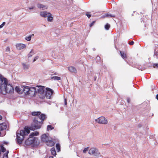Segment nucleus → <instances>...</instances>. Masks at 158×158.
Instances as JSON below:
<instances>
[{
	"mask_svg": "<svg viewBox=\"0 0 158 158\" xmlns=\"http://www.w3.org/2000/svg\"><path fill=\"white\" fill-rule=\"evenodd\" d=\"M45 87L40 86L38 89V93L40 98L42 99L46 98L47 99L51 98L53 93V90L49 88H46V91L45 92Z\"/></svg>",
	"mask_w": 158,
	"mask_h": 158,
	"instance_id": "1",
	"label": "nucleus"
},
{
	"mask_svg": "<svg viewBox=\"0 0 158 158\" xmlns=\"http://www.w3.org/2000/svg\"><path fill=\"white\" fill-rule=\"evenodd\" d=\"M45 118L46 116L43 114H41L39 117L35 118L30 128V129L34 131L40 128L43 123V121L45 120Z\"/></svg>",
	"mask_w": 158,
	"mask_h": 158,
	"instance_id": "2",
	"label": "nucleus"
},
{
	"mask_svg": "<svg viewBox=\"0 0 158 158\" xmlns=\"http://www.w3.org/2000/svg\"><path fill=\"white\" fill-rule=\"evenodd\" d=\"M30 132L29 129L27 128H25L24 130H21L19 133H17V141L19 144H21L24 139L25 135H28Z\"/></svg>",
	"mask_w": 158,
	"mask_h": 158,
	"instance_id": "3",
	"label": "nucleus"
},
{
	"mask_svg": "<svg viewBox=\"0 0 158 158\" xmlns=\"http://www.w3.org/2000/svg\"><path fill=\"white\" fill-rule=\"evenodd\" d=\"M1 92L3 94H5L6 93L12 94L14 92V88L11 85L7 84Z\"/></svg>",
	"mask_w": 158,
	"mask_h": 158,
	"instance_id": "4",
	"label": "nucleus"
},
{
	"mask_svg": "<svg viewBox=\"0 0 158 158\" xmlns=\"http://www.w3.org/2000/svg\"><path fill=\"white\" fill-rule=\"evenodd\" d=\"M8 83L7 79L6 78L3 77L0 74V90L1 91L7 85Z\"/></svg>",
	"mask_w": 158,
	"mask_h": 158,
	"instance_id": "5",
	"label": "nucleus"
},
{
	"mask_svg": "<svg viewBox=\"0 0 158 158\" xmlns=\"http://www.w3.org/2000/svg\"><path fill=\"white\" fill-rule=\"evenodd\" d=\"M89 153L90 155H93L95 156H98L100 154L98 149L95 148H90L89 150Z\"/></svg>",
	"mask_w": 158,
	"mask_h": 158,
	"instance_id": "6",
	"label": "nucleus"
},
{
	"mask_svg": "<svg viewBox=\"0 0 158 158\" xmlns=\"http://www.w3.org/2000/svg\"><path fill=\"white\" fill-rule=\"evenodd\" d=\"M96 121L99 123L104 124H107L108 122L107 119L103 116H101L98 118L96 120Z\"/></svg>",
	"mask_w": 158,
	"mask_h": 158,
	"instance_id": "7",
	"label": "nucleus"
},
{
	"mask_svg": "<svg viewBox=\"0 0 158 158\" xmlns=\"http://www.w3.org/2000/svg\"><path fill=\"white\" fill-rule=\"evenodd\" d=\"M37 93V92L35 88L34 87H30L27 95H30L31 97H33Z\"/></svg>",
	"mask_w": 158,
	"mask_h": 158,
	"instance_id": "8",
	"label": "nucleus"
},
{
	"mask_svg": "<svg viewBox=\"0 0 158 158\" xmlns=\"http://www.w3.org/2000/svg\"><path fill=\"white\" fill-rule=\"evenodd\" d=\"M35 140V137H30L25 141V143L27 145H30L33 143Z\"/></svg>",
	"mask_w": 158,
	"mask_h": 158,
	"instance_id": "9",
	"label": "nucleus"
},
{
	"mask_svg": "<svg viewBox=\"0 0 158 158\" xmlns=\"http://www.w3.org/2000/svg\"><path fill=\"white\" fill-rule=\"evenodd\" d=\"M42 141L44 143H46L48 139L49 138L48 135L46 134L43 135L41 137Z\"/></svg>",
	"mask_w": 158,
	"mask_h": 158,
	"instance_id": "10",
	"label": "nucleus"
},
{
	"mask_svg": "<svg viewBox=\"0 0 158 158\" xmlns=\"http://www.w3.org/2000/svg\"><path fill=\"white\" fill-rule=\"evenodd\" d=\"M16 46L17 49L19 50L22 49L26 47L25 44L21 43L16 44Z\"/></svg>",
	"mask_w": 158,
	"mask_h": 158,
	"instance_id": "11",
	"label": "nucleus"
},
{
	"mask_svg": "<svg viewBox=\"0 0 158 158\" xmlns=\"http://www.w3.org/2000/svg\"><path fill=\"white\" fill-rule=\"evenodd\" d=\"M7 128V126L6 123H3L0 124V136L1 135V131L6 129Z\"/></svg>",
	"mask_w": 158,
	"mask_h": 158,
	"instance_id": "12",
	"label": "nucleus"
},
{
	"mask_svg": "<svg viewBox=\"0 0 158 158\" xmlns=\"http://www.w3.org/2000/svg\"><path fill=\"white\" fill-rule=\"evenodd\" d=\"M68 70L71 73H77V70L76 68L73 66H71L68 67Z\"/></svg>",
	"mask_w": 158,
	"mask_h": 158,
	"instance_id": "13",
	"label": "nucleus"
},
{
	"mask_svg": "<svg viewBox=\"0 0 158 158\" xmlns=\"http://www.w3.org/2000/svg\"><path fill=\"white\" fill-rule=\"evenodd\" d=\"M45 143L47 145L50 147H52L54 145V142L50 139H49Z\"/></svg>",
	"mask_w": 158,
	"mask_h": 158,
	"instance_id": "14",
	"label": "nucleus"
},
{
	"mask_svg": "<svg viewBox=\"0 0 158 158\" xmlns=\"http://www.w3.org/2000/svg\"><path fill=\"white\" fill-rule=\"evenodd\" d=\"M41 16L44 17H47L48 16L52 15L50 13H48L47 12L43 11L40 13Z\"/></svg>",
	"mask_w": 158,
	"mask_h": 158,
	"instance_id": "15",
	"label": "nucleus"
},
{
	"mask_svg": "<svg viewBox=\"0 0 158 158\" xmlns=\"http://www.w3.org/2000/svg\"><path fill=\"white\" fill-rule=\"evenodd\" d=\"M30 88V87L28 86H25L23 88V91L25 93V95H27V94H28Z\"/></svg>",
	"mask_w": 158,
	"mask_h": 158,
	"instance_id": "16",
	"label": "nucleus"
},
{
	"mask_svg": "<svg viewBox=\"0 0 158 158\" xmlns=\"http://www.w3.org/2000/svg\"><path fill=\"white\" fill-rule=\"evenodd\" d=\"M1 147V149H0V157L2 155V153H4V152L6 151V149L2 145L0 146Z\"/></svg>",
	"mask_w": 158,
	"mask_h": 158,
	"instance_id": "17",
	"label": "nucleus"
},
{
	"mask_svg": "<svg viewBox=\"0 0 158 158\" xmlns=\"http://www.w3.org/2000/svg\"><path fill=\"white\" fill-rule=\"evenodd\" d=\"M120 53L122 58L124 59L127 58V56L126 53L120 51Z\"/></svg>",
	"mask_w": 158,
	"mask_h": 158,
	"instance_id": "18",
	"label": "nucleus"
},
{
	"mask_svg": "<svg viewBox=\"0 0 158 158\" xmlns=\"http://www.w3.org/2000/svg\"><path fill=\"white\" fill-rule=\"evenodd\" d=\"M41 113L40 111L33 112L31 113V114L33 116H39L40 114Z\"/></svg>",
	"mask_w": 158,
	"mask_h": 158,
	"instance_id": "19",
	"label": "nucleus"
},
{
	"mask_svg": "<svg viewBox=\"0 0 158 158\" xmlns=\"http://www.w3.org/2000/svg\"><path fill=\"white\" fill-rule=\"evenodd\" d=\"M23 68L24 69H28L29 68V65L28 64H27L25 63H22Z\"/></svg>",
	"mask_w": 158,
	"mask_h": 158,
	"instance_id": "20",
	"label": "nucleus"
},
{
	"mask_svg": "<svg viewBox=\"0 0 158 158\" xmlns=\"http://www.w3.org/2000/svg\"><path fill=\"white\" fill-rule=\"evenodd\" d=\"M51 154L52 155L55 156L56 155V152L54 148H52L51 149Z\"/></svg>",
	"mask_w": 158,
	"mask_h": 158,
	"instance_id": "21",
	"label": "nucleus"
},
{
	"mask_svg": "<svg viewBox=\"0 0 158 158\" xmlns=\"http://www.w3.org/2000/svg\"><path fill=\"white\" fill-rule=\"evenodd\" d=\"M104 17H107V18L115 17V15H112L111 14H105L104 15Z\"/></svg>",
	"mask_w": 158,
	"mask_h": 158,
	"instance_id": "22",
	"label": "nucleus"
},
{
	"mask_svg": "<svg viewBox=\"0 0 158 158\" xmlns=\"http://www.w3.org/2000/svg\"><path fill=\"white\" fill-rule=\"evenodd\" d=\"M56 148L57 152H59L60 150V145L59 143H57L56 145Z\"/></svg>",
	"mask_w": 158,
	"mask_h": 158,
	"instance_id": "23",
	"label": "nucleus"
},
{
	"mask_svg": "<svg viewBox=\"0 0 158 158\" xmlns=\"http://www.w3.org/2000/svg\"><path fill=\"white\" fill-rule=\"evenodd\" d=\"M37 7L39 8H42L43 9H45V6L41 4H38L37 5Z\"/></svg>",
	"mask_w": 158,
	"mask_h": 158,
	"instance_id": "24",
	"label": "nucleus"
},
{
	"mask_svg": "<svg viewBox=\"0 0 158 158\" xmlns=\"http://www.w3.org/2000/svg\"><path fill=\"white\" fill-rule=\"evenodd\" d=\"M51 79H53L54 80H59L61 79L60 77L57 76H54L51 77Z\"/></svg>",
	"mask_w": 158,
	"mask_h": 158,
	"instance_id": "25",
	"label": "nucleus"
},
{
	"mask_svg": "<svg viewBox=\"0 0 158 158\" xmlns=\"http://www.w3.org/2000/svg\"><path fill=\"white\" fill-rule=\"evenodd\" d=\"M9 152L8 151H7L6 152H5L4 154H3V158H8V153H9Z\"/></svg>",
	"mask_w": 158,
	"mask_h": 158,
	"instance_id": "26",
	"label": "nucleus"
},
{
	"mask_svg": "<svg viewBox=\"0 0 158 158\" xmlns=\"http://www.w3.org/2000/svg\"><path fill=\"white\" fill-rule=\"evenodd\" d=\"M48 21L51 22L53 19V17L51 15L48 16Z\"/></svg>",
	"mask_w": 158,
	"mask_h": 158,
	"instance_id": "27",
	"label": "nucleus"
},
{
	"mask_svg": "<svg viewBox=\"0 0 158 158\" xmlns=\"http://www.w3.org/2000/svg\"><path fill=\"white\" fill-rule=\"evenodd\" d=\"M110 27V24H109L108 23H107L105 26V28L106 30H108L109 29Z\"/></svg>",
	"mask_w": 158,
	"mask_h": 158,
	"instance_id": "28",
	"label": "nucleus"
},
{
	"mask_svg": "<svg viewBox=\"0 0 158 158\" xmlns=\"http://www.w3.org/2000/svg\"><path fill=\"white\" fill-rule=\"evenodd\" d=\"M53 129V127L51 125H48L47 126V129L48 130H52Z\"/></svg>",
	"mask_w": 158,
	"mask_h": 158,
	"instance_id": "29",
	"label": "nucleus"
},
{
	"mask_svg": "<svg viewBox=\"0 0 158 158\" xmlns=\"http://www.w3.org/2000/svg\"><path fill=\"white\" fill-rule=\"evenodd\" d=\"M31 35H30L28 37H26L25 38V39L27 41H30L31 39Z\"/></svg>",
	"mask_w": 158,
	"mask_h": 158,
	"instance_id": "30",
	"label": "nucleus"
},
{
	"mask_svg": "<svg viewBox=\"0 0 158 158\" xmlns=\"http://www.w3.org/2000/svg\"><path fill=\"white\" fill-rule=\"evenodd\" d=\"M89 148V147H87L86 148H85L83 150V153H85L86 152H87L88 151Z\"/></svg>",
	"mask_w": 158,
	"mask_h": 158,
	"instance_id": "31",
	"label": "nucleus"
},
{
	"mask_svg": "<svg viewBox=\"0 0 158 158\" xmlns=\"http://www.w3.org/2000/svg\"><path fill=\"white\" fill-rule=\"evenodd\" d=\"M32 49L31 50L30 52L29 53V54L28 55V57H30L32 56L33 55V53H32Z\"/></svg>",
	"mask_w": 158,
	"mask_h": 158,
	"instance_id": "32",
	"label": "nucleus"
},
{
	"mask_svg": "<svg viewBox=\"0 0 158 158\" xmlns=\"http://www.w3.org/2000/svg\"><path fill=\"white\" fill-rule=\"evenodd\" d=\"M153 67L154 68H155L156 67L158 68V64H153Z\"/></svg>",
	"mask_w": 158,
	"mask_h": 158,
	"instance_id": "33",
	"label": "nucleus"
},
{
	"mask_svg": "<svg viewBox=\"0 0 158 158\" xmlns=\"http://www.w3.org/2000/svg\"><path fill=\"white\" fill-rule=\"evenodd\" d=\"M34 132L31 133L30 135V137H33V136H35Z\"/></svg>",
	"mask_w": 158,
	"mask_h": 158,
	"instance_id": "34",
	"label": "nucleus"
},
{
	"mask_svg": "<svg viewBox=\"0 0 158 158\" xmlns=\"http://www.w3.org/2000/svg\"><path fill=\"white\" fill-rule=\"evenodd\" d=\"M5 22H3L0 25V28H2L5 24Z\"/></svg>",
	"mask_w": 158,
	"mask_h": 158,
	"instance_id": "35",
	"label": "nucleus"
},
{
	"mask_svg": "<svg viewBox=\"0 0 158 158\" xmlns=\"http://www.w3.org/2000/svg\"><path fill=\"white\" fill-rule=\"evenodd\" d=\"M39 58V56H35L33 60V62L35 61H36V60H37L38 58Z\"/></svg>",
	"mask_w": 158,
	"mask_h": 158,
	"instance_id": "36",
	"label": "nucleus"
},
{
	"mask_svg": "<svg viewBox=\"0 0 158 158\" xmlns=\"http://www.w3.org/2000/svg\"><path fill=\"white\" fill-rule=\"evenodd\" d=\"M134 42L133 41H131V42H129V44L131 45H132L134 44Z\"/></svg>",
	"mask_w": 158,
	"mask_h": 158,
	"instance_id": "37",
	"label": "nucleus"
},
{
	"mask_svg": "<svg viewBox=\"0 0 158 158\" xmlns=\"http://www.w3.org/2000/svg\"><path fill=\"white\" fill-rule=\"evenodd\" d=\"M95 22V21H93L91 23H90V25H89L90 27H92L93 26V24Z\"/></svg>",
	"mask_w": 158,
	"mask_h": 158,
	"instance_id": "38",
	"label": "nucleus"
},
{
	"mask_svg": "<svg viewBox=\"0 0 158 158\" xmlns=\"http://www.w3.org/2000/svg\"><path fill=\"white\" fill-rule=\"evenodd\" d=\"M34 134L35 136H36V135H38L39 132L37 131H35V132H34Z\"/></svg>",
	"mask_w": 158,
	"mask_h": 158,
	"instance_id": "39",
	"label": "nucleus"
},
{
	"mask_svg": "<svg viewBox=\"0 0 158 158\" xmlns=\"http://www.w3.org/2000/svg\"><path fill=\"white\" fill-rule=\"evenodd\" d=\"M85 15L87 16L89 18L91 17V15L90 14L86 13Z\"/></svg>",
	"mask_w": 158,
	"mask_h": 158,
	"instance_id": "40",
	"label": "nucleus"
},
{
	"mask_svg": "<svg viewBox=\"0 0 158 158\" xmlns=\"http://www.w3.org/2000/svg\"><path fill=\"white\" fill-rule=\"evenodd\" d=\"M10 51V48L7 47L6 48V51L7 52H9Z\"/></svg>",
	"mask_w": 158,
	"mask_h": 158,
	"instance_id": "41",
	"label": "nucleus"
},
{
	"mask_svg": "<svg viewBox=\"0 0 158 158\" xmlns=\"http://www.w3.org/2000/svg\"><path fill=\"white\" fill-rule=\"evenodd\" d=\"M64 105H67V99L66 98L64 99Z\"/></svg>",
	"mask_w": 158,
	"mask_h": 158,
	"instance_id": "42",
	"label": "nucleus"
},
{
	"mask_svg": "<svg viewBox=\"0 0 158 158\" xmlns=\"http://www.w3.org/2000/svg\"><path fill=\"white\" fill-rule=\"evenodd\" d=\"M2 143L3 144L6 145H7L8 144V142L6 141H3Z\"/></svg>",
	"mask_w": 158,
	"mask_h": 158,
	"instance_id": "43",
	"label": "nucleus"
},
{
	"mask_svg": "<svg viewBox=\"0 0 158 158\" xmlns=\"http://www.w3.org/2000/svg\"><path fill=\"white\" fill-rule=\"evenodd\" d=\"M16 90H17V91L19 92V89L18 87H16L15 88Z\"/></svg>",
	"mask_w": 158,
	"mask_h": 158,
	"instance_id": "44",
	"label": "nucleus"
},
{
	"mask_svg": "<svg viewBox=\"0 0 158 158\" xmlns=\"http://www.w3.org/2000/svg\"><path fill=\"white\" fill-rule=\"evenodd\" d=\"M156 99L158 100V94L156 95Z\"/></svg>",
	"mask_w": 158,
	"mask_h": 158,
	"instance_id": "45",
	"label": "nucleus"
},
{
	"mask_svg": "<svg viewBox=\"0 0 158 158\" xmlns=\"http://www.w3.org/2000/svg\"><path fill=\"white\" fill-rule=\"evenodd\" d=\"M2 118V117L1 115H0V120H1Z\"/></svg>",
	"mask_w": 158,
	"mask_h": 158,
	"instance_id": "46",
	"label": "nucleus"
},
{
	"mask_svg": "<svg viewBox=\"0 0 158 158\" xmlns=\"http://www.w3.org/2000/svg\"><path fill=\"white\" fill-rule=\"evenodd\" d=\"M33 8H34V7H29V9H30V10L32 9Z\"/></svg>",
	"mask_w": 158,
	"mask_h": 158,
	"instance_id": "47",
	"label": "nucleus"
},
{
	"mask_svg": "<svg viewBox=\"0 0 158 158\" xmlns=\"http://www.w3.org/2000/svg\"><path fill=\"white\" fill-rule=\"evenodd\" d=\"M49 158H53V157L52 156H50L49 157Z\"/></svg>",
	"mask_w": 158,
	"mask_h": 158,
	"instance_id": "48",
	"label": "nucleus"
},
{
	"mask_svg": "<svg viewBox=\"0 0 158 158\" xmlns=\"http://www.w3.org/2000/svg\"><path fill=\"white\" fill-rule=\"evenodd\" d=\"M127 101H128V102H129V99H128V100H127Z\"/></svg>",
	"mask_w": 158,
	"mask_h": 158,
	"instance_id": "49",
	"label": "nucleus"
},
{
	"mask_svg": "<svg viewBox=\"0 0 158 158\" xmlns=\"http://www.w3.org/2000/svg\"><path fill=\"white\" fill-rule=\"evenodd\" d=\"M54 74L56 75V73H55Z\"/></svg>",
	"mask_w": 158,
	"mask_h": 158,
	"instance_id": "50",
	"label": "nucleus"
},
{
	"mask_svg": "<svg viewBox=\"0 0 158 158\" xmlns=\"http://www.w3.org/2000/svg\"><path fill=\"white\" fill-rule=\"evenodd\" d=\"M157 55H158V53L157 54Z\"/></svg>",
	"mask_w": 158,
	"mask_h": 158,
	"instance_id": "51",
	"label": "nucleus"
}]
</instances>
